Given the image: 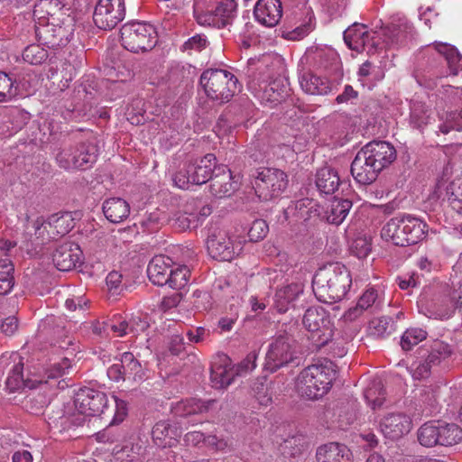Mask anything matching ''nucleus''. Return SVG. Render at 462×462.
Masks as SVG:
<instances>
[{"label":"nucleus","instance_id":"obj_1","mask_svg":"<svg viewBox=\"0 0 462 462\" xmlns=\"http://www.w3.org/2000/svg\"><path fill=\"white\" fill-rule=\"evenodd\" d=\"M11 362L6 378V387L10 392L23 390L25 388L33 389L37 386L41 388H54L59 385L57 379L66 374L70 368V360L67 357L54 362L45 370L43 374L32 372L27 367L26 377L23 374L24 360L18 353H13L10 356Z\"/></svg>","mask_w":462,"mask_h":462},{"label":"nucleus","instance_id":"obj_2","mask_svg":"<svg viewBox=\"0 0 462 462\" xmlns=\"http://www.w3.org/2000/svg\"><path fill=\"white\" fill-rule=\"evenodd\" d=\"M351 283L350 273L346 267L336 263L317 271L312 280V288L319 301L332 304L346 296Z\"/></svg>","mask_w":462,"mask_h":462},{"label":"nucleus","instance_id":"obj_3","mask_svg":"<svg viewBox=\"0 0 462 462\" xmlns=\"http://www.w3.org/2000/svg\"><path fill=\"white\" fill-rule=\"evenodd\" d=\"M334 377L335 373L331 365H310L297 376L296 390L302 397L317 400L328 392Z\"/></svg>","mask_w":462,"mask_h":462},{"label":"nucleus","instance_id":"obj_4","mask_svg":"<svg viewBox=\"0 0 462 462\" xmlns=\"http://www.w3.org/2000/svg\"><path fill=\"white\" fill-rule=\"evenodd\" d=\"M454 353V348L442 340H433L417 350V357L411 366V376L416 380L427 378L431 374V369L448 359Z\"/></svg>","mask_w":462,"mask_h":462},{"label":"nucleus","instance_id":"obj_5","mask_svg":"<svg viewBox=\"0 0 462 462\" xmlns=\"http://www.w3.org/2000/svg\"><path fill=\"white\" fill-rule=\"evenodd\" d=\"M200 84L206 95L219 103L228 102L239 89L236 77L220 69L205 70L200 76Z\"/></svg>","mask_w":462,"mask_h":462},{"label":"nucleus","instance_id":"obj_6","mask_svg":"<svg viewBox=\"0 0 462 462\" xmlns=\"http://www.w3.org/2000/svg\"><path fill=\"white\" fill-rule=\"evenodd\" d=\"M302 325L318 349L326 346L334 336V324L330 315L320 306H311L305 310Z\"/></svg>","mask_w":462,"mask_h":462},{"label":"nucleus","instance_id":"obj_7","mask_svg":"<svg viewBox=\"0 0 462 462\" xmlns=\"http://www.w3.org/2000/svg\"><path fill=\"white\" fill-rule=\"evenodd\" d=\"M254 189L261 200L268 201L280 197L288 188L287 173L277 168L261 167L253 173Z\"/></svg>","mask_w":462,"mask_h":462},{"label":"nucleus","instance_id":"obj_8","mask_svg":"<svg viewBox=\"0 0 462 462\" xmlns=\"http://www.w3.org/2000/svg\"><path fill=\"white\" fill-rule=\"evenodd\" d=\"M122 45L134 53L151 51L157 43V32L150 23L132 22L120 29Z\"/></svg>","mask_w":462,"mask_h":462},{"label":"nucleus","instance_id":"obj_9","mask_svg":"<svg viewBox=\"0 0 462 462\" xmlns=\"http://www.w3.org/2000/svg\"><path fill=\"white\" fill-rule=\"evenodd\" d=\"M263 66L255 60H250L245 70L247 77V88L255 96L263 93V97H266L271 102H281L287 96L286 86H281V82L273 80L267 84L268 77L263 73Z\"/></svg>","mask_w":462,"mask_h":462},{"label":"nucleus","instance_id":"obj_10","mask_svg":"<svg viewBox=\"0 0 462 462\" xmlns=\"http://www.w3.org/2000/svg\"><path fill=\"white\" fill-rule=\"evenodd\" d=\"M207 248L212 258L231 261L242 251V243L226 228L213 226L208 230Z\"/></svg>","mask_w":462,"mask_h":462},{"label":"nucleus","instance_id":"obj_11","mask_svg":"<svg viewBox=\"0 0 462 462\" xmlns=\"http://www.w3.org/2000/svg\"><path fill=\"white\" fill-rule=\"evenodd\" d=\"M217 169L216 156L208 153L199 161L189 163L176 172L173 181L179 188L186 189L189 184L201 185L210 180Z\"/></svg>","mask_w":462,"mask_h":462},{"label":"nucleus","instance_id":"obj_12","mask_svg":"<svg viewBox=\"0 0 462 462\" xmlns=\"http://www.w3.org/2000/svg\"><path fill=\"white\" fill-rule=\"evenodd\" d=\"M73 22H49L42 20L35 23V35L38 42L48 48H58L69 43L73 36Z\"/></svg>","mask_w":462,"mask_h":462},{"label":"nucleus","instance_id":"obj_13","mask_svg":"<svg viewBox=\"0 0 462 462\" xmlns=\"http://www.w3.org/2000/svg\"><path fill=\"white\" fill-rule=\"evenodd\" d=\"M125 15V0H99L95 7L93 21L101 30H112Z\"/></svg>","mask_w":462,"mask_h":462},{"label":"nucleus","instance_id":"obj_14","mask_svg":"<svg viewBox=\"0 0 462 462\" xmlns=\"http://www.w3.org/2000/svg\"><path fill=\"white\" fill-rule=\"evenodd\" d=\"M107 376L115 382L140 383L145 380L146 373L133 353L125 352L121 356L120 363L114 364L107 369Z\"/></svg>","mask_w":462,"mask_h":462},{"label":"nucleus","instance_id":"obj_15","mask_svg":"<svg viewBox=\"0 0 462 462\" xmlns=\"http://www.w3.org/2000/svg\"><path fill=\"white\" fill-rule=\"evenodd\" d=\"M296 356L295 346L282 337H275L268 346L264 368L271 373L287 366L292 363Z\"/></svg>","mask_w":462,"mask_h":462},{"label":"nucleus","instance_id":"obj_16","mask_svg":"<svg viewBox=\"0 0 462 462\" xmlns=\"http://www.w3.org/2000/svg\"><path fill=\"white\" fill-rule=\"evenodd\" d=\"M237 5L235 0H221L216 8L209 12H200L199 7L194 6V15L201 25L214 26L217 28L229 24L236 16Z\"/></svg>","mask_w":462,"mask_h":462},{"label":"nucleus","instance_id":"obj_17","mask_svg":"<svg viewBox=\"0 0 462 462\" xmlns=\"http://www.w3.org/2000/svg\"><path fill=\"white\" fill-rule=\"evenodd\" d=\"M374 34V32L367 30L366 25L354 23L344 32V41L349 49L357 52H374L377 49Z\"/></svg>","mask_w":462,"mask_h":462},{"label":"nucleus","instance_id":"obj_18","mask_svg":"<svg viewBox=\"0 0 462 462\" xmlns=\"http://www.w3.org/2000/svg\"><path fill=\"white\" fill-rule=\"evenodd\" d=\"M75 406L86 416H96L103 413L106 407L107 397L105 393L91 388H81L75 397Z\"/></svg>","mask_w":462,"mask_h":462},{"label":"nucleus","instance_id":"obj_19","mask_svg":"<svg viewBox=\"0 0 462 462\" xmlns=\"http://www.w3.org/2000/svg\"><path fill=\"white\" fill-rule=\"evenodd\" d=\"M411 420L404 412H390L379 421L378 429L385 439L396 440L411 430Z\"/></svg>","mask_w":462,"mask_h":462},{"label":"nucleus","instance_id":"obj_20","mask_svg":"<svg viewBox=\"0 0 462 462\" xmlns=\"http://www.w3.org/2000/svg\"><path fill=\"white\" fill-rule=\"evenodd\" d=\"M414 28L405 18H399L383 29V42L388 47L405 45L413 36Z\"/></svg>","mask_w":462,"mask_h":462},{"label":"nucleus","instance_id":"obj_21","mask_svg":"<svg viewBox=\"0 0 462 462\" xmlns=\"http://www.w3.org/2000/svg\"><path fill=\"white\" fill-rule=\"evenodd\" d=\"M361 151L371 159L373 166L375 165L380 171L396 159L394 147L387 142H371L362 147Z\"/></svg>","mask_w":462,"mask_h":462},{"label":"nucleus","instance_id":"obj_22","mask_svg":"<svg viewBox=\"0 0 462 462\" xmlns=\"http://www.w3.org/2000/svg\"><path fill=\"white\" fill-rule=\"evenodd\" d=\"M84 158L79 160L74 145H69L60 150L56 155L58 165L65 171L87 170L94 164V149L85 152Z\"/></svg>","mask_w":462,"mask_h":462},{"label":"nucleus","instance_id":"obj_23","mask_svg":"<svg viewBox=\"0 0 462 462\" xmlns=\"http://www.w3.org/2000/svg\"><path fill=\"white\" fill-rule=\"evenodd\" d=\"M49 230L47 219L45 220L43 217H38L26 226L24 241L22 247L27 252L36 251L39 246L50 240H53L49 235Z\"/></svg>","mask_w":462,"mask_h":462},{"label":"nucleus","instance_id":"obj_24","mask_svg":"<svg viewBox=\"0 0 462 462\" xmlns=\"http://www.w3.org/2000/svg\"><path fill=\"white\" fill-rule=\"evenodd\" d=\"M81 254L77 244L66 242L58 245L52 253V263L59 271L69 272L80 262Z\"/></svg>","mask_w":462,"mask_h":462},{"label":"nucleus","instance_id":"obj_25","mask_svg":"<svg viewBox=\"0 0 462 462\" xmlns=\"http://www.w3.org/2000/svg\"><path fill=\"white\" fill-rule=\"evenodd\" d=\"M226 166H218L210 179L209 190L216 198L231 196L238 189V181Z\"/></svg>","mask_w":462,"mask_h":462},{"label":"nucleus","instance_id":"obj_26","mask_svg":"<svg viewBox=\"0 0 462 462\" xmlns=\"http://www.w3.org/2000/svg\"><path fill=\"white\" fill-rule=\"evenodd\" d=\"M370 158L360 150L351 163V174L354 179L362 185H368L374 182L380 171L375 165L373 166Z\"/></svg>","mask_w":462,"mask_h":462},{"label":"nucleus","instance_id":"obj_27","mask_svg":"<svg viewBox=\"0 0 462 462\" xmlns=\"http://www.w3.org/2000/svg\"><path fill=\"white\" fill-rule=\"evenodd\" d=\"M33 16L36 22L48 20L49 22H73V19L64 10V5L60 0H40L33 9Z\"/></svg>","mask_w":462,"mask_h":462},{"label":"nucleus","instance_id":"obj_28","mask_svg":"<svg viewBox=\"0 0 462 462\" xmlns=\"http://www.w3.org/2000/svg\"><path fill=\"white\" fill-rule=\"evenodd\" d=\"M254 14L260 23L267 27H273L282 18V3L280 0H258Z\"/></svg>","mask_w":462,"mask_h":462},{"label":"nucleus","instance_id":"obj_29","mask_svg":"<svg viewBox=\"0 0 462 462\" xmlns=\"http://www.w3.org/2000/svg\"><path fill=\"white\" fill-rule=\"evenodd\" d=\"M236 374L235 368L230 365V359L227 356H218L210 369V379L213 387L221 389L227 387L234 381Z\"/></svg>","mask_w":462,"mask_h":462},{"label":"nucleus","instance_id":"obj_30","mask_svg":"<svg viewBox=\"0 0 462 462\" xmlns=\"http://www.w3.org/2000/svg\"><path fill=\"white\" fill-rule=\"evenodd\" d=\"M383 300L374 288L367 289L358 299L356 305L350 308L345 314L348 320H354L358 318L364 310H370L374 312L382 309Z\"/></svg>","mask_w":462,"mask_h":462},{"label":"nucleus","instance_id":"obj_31","mask_svg":"<svg viewBox=\"0 0 462 462\" xmlns=\"http://www.w3.org/2000/svg\"><path fill=\"white\" fill-rule=\"evenodd\" d=\"M173 264L171 258L165 255H156L149 263L147 274L150 281L157 286L167 285L171 268Z\"/></svg>","mask_w":462,"mask_h":462},{"label":"nucleus","instance_id":"obj_32","mask_svg":"<svg viewBox=\"0 0 462 462\" xmlns=\"http://www.w3.org/2000/svg\"><path fill=\"white\" fill-rule=\"evenodd\" d=\"M352 453L344 444L330 442L318 448V462H352Z\"/></svg>","mask_w":462,"mask_h":462},{"label":"nucleus","instance_id":"obj_33","mask_svg":"<svg viewBox=\"0 0 462 462\" xmlns=\"http://www.w3.org/2000/svg\"><path fill=\"white\" fill-rule=\"evenodd\" d=\"M304 285L300 282H292L279 288L274 295V306L280 313L286 312L293 307L294 301L303 293Z\"/></svg>","mask_w":462,"mask_h":462},{"label":"nucleus","instance_id":"obj_34","mask_svg":"<svg viewBox=\"0 0 462 462\" xmlns=\"http://www.w3.org/2000/svg\"><path fill=\"white\" fill-rule=\"evenodd\" d=\"M213 400L203 402L199 399L190 398L172 402L171 412L175 417H189L194 414H200L208 411Z\"/></svg>","mask_w":462,"mask_h":462},{"label":"nucleus","instance_id":"obj_35","mask_svg":"<svg viewBox=\"0 0 462 462\" xmlns=\"http://www.w3.org/2000/svg\"><path fill=\"white\" fill-rule=\"evenodd\" d=\"M404 216L391 218L382 228L381 237L397 246H408L405 239Z\"/></svg>","mask_w":462,"mask_h":462},{"label":"nucleus","instance_id":"obj_36","mask_svg":"<svg viewBox=\"0 0 462 462\" xmlns=\"http://www.w3.org/2000/svg\"><path fill=\"white\" fill-rule=\"evenodd\" d=\"M49 235L55 240L69 233L75 226L70 212L56 213L47 218Z\"/></svg>","mask_w":462,"mask_h":462},{"label":"nucleus","instance_id":"obj_37","mask_svg":"<svg viewBox=\"0 0 462 462\" xmlns=\"http://www.w3.org/2000/svg\"><path fill=\"white\" fill-rule=\"evenodd\" d=\"M106 219L112 223H121L130 214V206L126 200L121 198H110L104 201L102 207Z\"/></svg>","mask_w":462,"mask_h":462},{"label":"nucleus","instance_id":"obj_38","mask_svg":"<svg viewBox=\"0 0 462 462\" xmlns=\"http://www.w3.org/2000/svg\"><path fill=\"white\" fill-rule=\"evenodd\" d=\"M300 85L304 92L310 95H327L331 91L328 79L316 76L311 72H304L300 77Z\"/></svg>","mask_w":462,"mask_h":462},{"label":"nucleus","instance_id":"obj_39","mask_svg":"<svg viewBox=\"0 0 462 462\" xmlns=\"http://www.w3.org/2000/svg\"><path fill=\"white\" fill-rule=\"evenodd\" d=\"M405 239L408 242V246L416 245L424 239L428 233L427 224L420 218L414 217L411 215L404 216Z\"/></svg>","mask_w":462,"mask_h":462},{"label":"nucleus","instance_id":"obj_40","mask_svg":"<svg viewBox=\"0 0 462 462\" xmlns=\"http://www.w3.org/2000/svg\"><path fill=\"white\" fill-rule=\"evenodd\" d=\"M340 185V179L336 170L330 167L319 169L316 174V186L324 194H333Z\"/></svg>","mask_w":462,"mask_h":462},{"label":"nucleus","instance_id":"obj_41","mask_svg":"<svg viewBox=\"0 0 462 462\" xmlns=\"http://www.w3.org/2000/svg\"><path fill=\"white\" fill-rule=\"evenodd\" d=\"M352 201L347 199L334 198L326 211V219L329 224L340 225L349 213Z\"/></svg>","mask_w":462,"mask_h":462},{"label":"nucleus","instance_id":"obj_42","mask_svg":"<svg viewBox=\"0 0 462 462\" xmlns=\"http://www.w3.org/2000/svg\"><path fill=\"white\" fill-rule=\"evenodd\" d=\"M434 48L439 58L447 62L452 75H457L459 70H462V56L456 48L441 42L436 43Z\"/></svg>","mask_w":462,"mask_h":462},{"label":"nucleus","instance_id":"obj_43","mask_svg":"<svg viewBox=\"0 0 462 462\" xmlns=\"http://www.w3.org/2000/svg\"><path fill=\"white\" fill-rule=\"evenodd\" d=\"M431 115V110L424 103L413 100L411 104L410 125L421 131L430 124Z\"/></svg>","mask_w":462,"mask_h":462},{"label":"nucleus","instance_id":"obj_44","mask_svg":"<svg viewBox=\"0 0 462 462\" xmlns=\"http://www.w3.org/2000/svg\"><path fill=\"white\" fill-rule=\"evenodd\" d=\"M439 445L453 446L462 441V428L456 423L439 421Z\"/></svg>","mask_w":462,"mask_h":462},{"label":"nucleus","instance_id":"obj_45","mask_svg":"<svg viewBox=\"0 0 462 462\" xmlns=\"http://www.w3.org/2000/svg\"><path fill=\"white\" fill-rule=\"evenodd\" d=\"M153 442L159 447L170 446L177 437V430L166 420L158 421L152 430Z\"/></svg>","mask_w":462,"mask_h":462},{"label":"nucleus","instance_id":"obj_46","mask_svg":"<svg viewBox=\"0 0 462 462\" xmlns=\"http://www.w3.org/2000/svg\"><path fill=\"white\" fill-rule=\"evenodd\" d=\"M311 201L308 199L291 201V204L283 209V217L286 221L307 220L310 217V206Z\"/></svg>","mask_w":462,"mask_h":462},{"label":"nucleus","instance_id":"obj_47","mask_svg":"<svg viewBox=\"0 0 462 462\" xmlns=\"http://www.w3.org/2000/svg\"><path fill=\"white\" fill-rule=\"evenodd\" d=\"M365 398L372 409L380 408L385 401V390L382 380L374 379L365 390Z\"/></svg>","mask_w":462,"mask_h":462},{"label":"nucleus","instance_id":"obj_48","mask_svg":"<svg viewBox=\"0 0 462 462\" xmlns=\"http://www.w3.org/2000/svg\"><path fill=\"white\" fill-rule=\"evenodd\" d=\"M439 421L426 422L417 431L418 441L420 445L431 448L439 445Z\"/></svg>","mask_w":462,"mask_h":462},{"label":"nucleus","instance_id":"obj_49","mask_svg":"<svg viewBox=\"0 0 462 462\" xmlns=\"http://www.w3.org/2000/svg\"><path fill=\"white\" fill-rule=\"evenodd\" d=\"M14 268L8 259L0 260V296L6 295L14 285Z\"/></svg>","mask_w":462,"mask_h":462},{"label":"nucleus","instance_id":"obj_50","mask_svg":"<svg viewBox=\"0 0 462 462\" xmlns=\"http://www.w3.org/2000/svg\"><path fill=\"white\" fill-rule=\"evenodd\" d=\"M446 196L451 208L462 215V179H455L445 187Z\"/></svg>","mask_w":462,"mask_h":462},{"label":"nucleus","instance_id":"obj_51","mask_svg":"<svg viewBox=\"0 0 462 462\" xmlns=\"http://www.w3.org/2000/svg\"><path fill=\"white\" fill-rule=\"evenodd\" d=\"M395 330V323L391 317H381L370 322V334L376 337H384Z\"/></svg>","mask_w":462,"mask_h":462},{"label":"nucleus","instance_id":"obj_52","mask_svg":"<svg viewBox=\"0 0 462 462\" xmlns=\"http://www.w3.org/2000/svg\"><path fill=\"white\" fill-rule=\"evenodd\" d=\"M167 221V216L164 211L155 208L150 213H145L140 221L141 226L149 232L158 230Z\"/></svg>","mask_w":462,"mask_h":462},{"label":"nucleus","instance_id":"obj_53","mask_svg":"<svg viewBox=\"0 0 462 462\" xmlns=\"http://www.w3.org/2000/svg\"><path fill=\"white\" fill-rule=\"evenodd\" d=\"M427 332L422 328H411L405 330L401 337L400 345L404 351L411 350L414 346L426 339Z\"/></svg>","mask_w":462,"mask_h":462},{"label":"nucleus","instance_id":"obj_54","mask_svg":"<svg viewBox=\"0 0 462 462\" xmlns=\"http://www.w3.org/2000/svg\"><path fill=\"white\" fill-rule=\"evenodd\" d=\"M48 57V51L40 44L29 45L23 52V60L32 65L42 64Z\"/></svg>","mask_w":462,"mask_h":462},{"label":"nucleus","instance_id":"obj_55","mask_svg":"<svg viewBox=\"0 0 462 462\" xmlns=\"http://www.w3.org/2000/svg\"><path fill=\"white\" fill-rule=\"evenodd\" d=\"M15 80L7 73L0 71V102H8L17 96Z\"/></svg>","mask_w":462,"mask_h":462},{"label":"nucleus","instance_id":"obj_56","mask_svg":"<svg viewBox=\"0 0 462 462\" xmlns=\"http://www.w3.org/2000/svg\"><path fill=\"white\" fill-rule=\"evenodd\" d=\"M440 120L442 123L439 125V131L447 134L450 131H461L462 130V109L459 112H449L441 116Z\"/></svg>","mask_w":462,"mask_h":462},{"label":"nucleus","instance_id":"obj_57","mask_svg":"<svg viewBox=\"0 0 462 462\" xmlns=\"http://www.w3.org/2000/svg\"><path fill=\"white\" fill-rule=\"evenodd\" d=\"M301 329L297 320L291 319L288 322H283L280 325L278 334L276 337H282L283 339L290 341L292 345H296L297 340L300 338Z\"/></svg>","mask_w":462,"mask_h":462},{"label":"nucleus","instance_id":"obj_58","mask_svg":"<svg viewBox=\"0 0 462 462\" xmlns=\"http://www.w3.org/2000/svg\"><path fill=\"white\" fill-rule=\"evenodd\" d=\"M189 268L185 265L179 266L176 269L171 267L167 285L174 290L184 288L189 282Z\"/></svg>","mask_w":462,"mask_h":462},{"label":"nucleus","instance_id":"obj_59","mask_svg":"<svg viewBox=\"0 0 462 462\" xmlns=\"http://www.w3.org/2000/svg\"><path fill=\"white\" fill-rule=\"evenodd\" d=\"M447 76V73L442 69L438 67L430 69V70L416 76L417 81L420 85L426 88H433L437 85V79H442Z\"/></svg>","mask_w":462,"mask_h":462},{"label":"nucleus","instance_id":"obj_60","mask_svg":"<svg viewBox=\"0 0 462 462\" xmlns=\"http://www.w3.org/2000/svg\"><path fill=\"white\" fill-rule=\"evenodd\" d=\"M304 444V438L301 435L291 436L284 439L281 444L283 454L294 457L300 453Z\"/></svg>","mask_w":462,"mask_h":462},{"label":"nucleus","instance_id":"obj_61","mask_svg":"<svg viewBox=\"0 0 462 462\" xmlns=\"http://www.w3.org/2000/svg\"><path fill=\"white\" fill-rule=\"evenodd\" d=\"M370 239L365 236H358L353 240L350 245L351 253L357 258H365L371 252Z\"/></svg>","mask_w":462,"mask_h":462},{"label":"nucleus","instance_id":"obj_62","mask_svg":"<svg viewBox=\"0 0 462 462\" xmlns=\"http://www.w3.org/2000/svg\"><path fill=\"white\" fill-rule=\"evenodd\" d=\"M268 233V225L263 219H256L252 223L248 230V237L252 242L263 239Z\"/></svg>","mask_w":462,"mask_h":462},{"label":"nucleus","instance_id":"obj_63","mask_svg":"<svg viewBox=\"0 0 462 462\" xmlns=\"http://www.w3.org/2000/svg\"><path fill=\"white\" fill-rule=\"evenodd\" d=\"M193 306L199 311L208 310L211 307V296L206 291L196 290L192 293Z\"/></svg>","mask_w":462,"mask_h":462},{"label":"nucleus","instance_id":"obj_64","mask_svg":"<svg viewBox=\"0 0 462 462\" xmlns=\"http://www.w3.org/2000/svg\"><path fill=\"white\" fill-rule=\"evenodd\" d=\"M128 324V332L129 334L133 336H136L141 332H144L150 326L148 318L142 317V316H134L132 317L129 321H127Z\"/></svg>","mask_w":462,"mask_h":462}]
</instances>
